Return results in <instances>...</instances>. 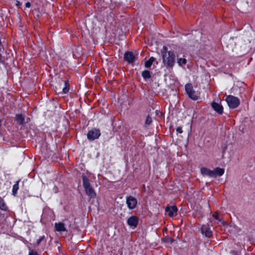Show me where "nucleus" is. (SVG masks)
I'll list each match as a JSON object with an SVG mask.
<instances>
[{
  "mask_svg": "<svg viewBox=\"0 0 255 255\" xmlns=\"http://www.w3.org/2000/svg\"><path fill=\"white\" fill-rule=\"evenodd\" d=\"M161 53L164 65L167 68H172L175 63V55L174 52L168 51L167 47L163 46Z\"/></svg>",
  "mask_w": 255,
  "mask_h": 255,
  "instance_id": "1",
  "label": "nucleus"
},
{
  "mask_svg": "<svg viewBox=\"0 0 255 255\" xmlns=\"http://www.w3.org/2000/svg\"><path fill=\"white\" fill-rule=\"evenodd\" d=\"M83 186L84 188L86 194L90 198H95L96 197V193L92 187L89 179L84 174L82 175Z\"/></svg>",
  "mask_w": 255,
  "mask_h": 255,
  "instance_id": "2",
  "label": "nucleus"
},
{
  "mask_svg": "<svg viewBox=\"0 0 255 255\" xmlns=\"http://www.w3.org/2000/svg\"><path fill=\"white\" fill-rule=\"evenodd\" d=\"M225 100L229 107L232 109L237 108L240 104V99L238 97L232 95L227 96Z\"/></svg>",
  "mask_w": 255,
  "mask_h": 255,
  "instance_id": "3",
  "label": "nucleus"
},
{
  "mask_svg": "<svg viewBox=\"0 0 255 255\" xmlns=\"http://www.w3.org/2000/svg\"><path fill=\"white\" fill-rule=\"evenodd\" d=\"M124 59L128 64L133 65L135 61L138 59V55L134 54L131 51H126L124 55Z\"/></svg>",
  "mask_w": 255,
  "mask_h": 255,
  "instance_id": "4",
  "label": "nucleus"
},
{
  "mask_svg": "<svg viewBox=\"0 0 255 255\" xmlns=\"http://www.w3.org/2000/svg\"><path fill=\"white\" fill-rule=\"evenodd\" d=\"M101 135L100 130L99 128H93L87 133V138L89 140H94L98 139Z\"/></svg>",
  "mask_w": 255,
  "mask_h": 255,
  "instance_id": "5",
  "label": "nucleus"
},
{
  "mask_svg": "<svg viewBox=\"0 0 255 255\" xmlns=\"http://www.w3.org/2000/svg\"><path fill=\"white\" fill-rule=\"evenodd\" d=\"M126 203L129 209L133 210L137 206V200L134 197L130 195L126 197Z\"/></svg>",
  "mask_w": 255,
  "mask_h": 255,
  "instance_id": "6",
  "label": "nucleus"
},
{
  "mask_svg": "<svg viewBox=\"0 0 255 255\" xmlns=\"http://www.w3.org/2000/svg\"><path fill=\"white\" fill-rule=\"evenodd\" d=\"M138 222V218L135 216H131L127 220L128 225L133 229H134L137 227Z\"/></svg>",
  "mask_w": 255,
  "mask_h": 255,
  "instance_id": "7",
  "label": "nucleus"
},
{
  "mask_svg": "<svg viewBox=\"0 0 255 255\" xmlns=\"http://www.w3.org/2000/svg\"><path fill=\"white\" fill-rule=\"evenodd\" d=\"M165 211L169 217H172L175 214H177L178 208L175 205L168 206L166 207Z\"/></svg>",
  "mask_w": 255,
  "mask_h": 255,
  "instance_id": "8",
  "label": "nucleus"
},
{
  "mask_svg": "<svg viewBox=\"0 0 255 255\" xmlns=\"http://www.w3.org/2000/svg\"><path fill=\"white\" fill-rule=\"evenodd\" d=\"M211 107L218 114L220 115L223 114L224 108L221 105L215 102H213L211 104Z\"/></svg>",
  "mask_w": 255,
  "mask_h": 255,
  "instance_id": "9",
  "label": "nucleus"
},
{
  "mask_svg": "<svg viewBox=\"0 0 255 255\" xmlns=\"http://www.w3.org/2000/svg\"><path fill=\"white\" fill-rule=\"evenodd\" d=\"M201 173L203 176H207L209 177H214L213 171L206 167H202L200 169Z\"/></svg>",
  "mask_w": 255,
  "mask_h": 255,
  "instance_id": "10",
  "label": "nucleus"
},
{
  "mask_svg": "<svg viewBox=\"0 0 255 255\" xmlns=\"http://www.w3.org/2000/svg\"><path fill=\"white\" fill-rule=\"evenodd\" d=\"M55 229L57 232H65L67 231L66 228L65 227L64 223L62 222L55 223Z\"/></svg>",
  "mask_w": 255,
  "mask_h": 255,
  "instance_id": "11",
  "label": "nucleus"
},
{
  "mask_svg": "<svg viewBox=\"0 0 255 255\" xmlns=\"http://www.w3.org/2000/svg\"><path fill=\"white\" fill-rule=\"evenodd\" d=\"M213 171L214 172L213 177L222 176L225 172L224 169L220 167H216Z\"/></svg>",
  "mask_w": 255,
  "mask_h": 255,
  "instance_id": "12",
  "label": "nucleus"
},
{
  "mask_svg": "<svg viewBox=\"0 0 255 255\" xmlns=\"http://www.w3.org/2000/svg\"><path fill=\"white\" fill-rule=\"evenodd\" d=\"M15 121L20 125H23L25 124V118L22 114H16Z\"/></svg>",
  "mask_w": 255,
  "mask_h": 255,
  "instance_id": "13",
  "label": "nucleus"
},
{
  "mask_svg": "<svg viewBox=\"0 0 255 255\" xmlns=\"http://www.w3.org/2000/svg\"><path fill=\"white\" fill-rule=\"evenodd\" d=\"M0 209L4 211L8 210V207L6 205L4 200L0 196Z\"/></svg>",
  "mask_w": 255,
  "mask_h": 255,
  "instance_id": "14",
  "label": "nucleus"
},
{
  "mask_svg": "<svg viewBox=\"0 0 255 255\" xmlns=\"http://www.w3.org/2000/svg\"><path fill=\"white\" fill-rule=\"evenodd\" d=\"M20 180H18L16 182V183L13 185L12 188V194L15 196L17 195V190L19 189V183Z\"/></svg>",
  "mask_w": 255,
  "mask_h": 255,
  "instance_id": "15",
  "label": "nucleus"
},
{
  "mask_svg": "<svg viewBox=\"0 0 255 255\" xmlns=\"http://www.w3.org/2000/svg\"><path fill=\"white\" fill-rule=\"evenodd\" d=\"M141 76L145 80H147L151 78L150 72L147 70L143 71L141 73Z\"/></svg>",
  "mask_w": 255,
  "mask_h": 255,
  "instance_id": "16",
  "label": "nucleus"
},
{
  "mask_svg": "<svg viewBox=\"0 0 255 255\" xmlns=\"http://www.w3.org/2000/svg\"><path fill=\"white\" fill-rule=\"evenodd\" d=\"M70 90V85L68 80L64 81V87L62 89V93L67 94Z\"/></svg>",
  "mask_w": 255,
  "mask_h": 255,
  "instance_id": "17",
  "label": "nucleus"
},
{
  "mask_svg": "<svg viewBox=\"0 0 255 255\" xmlns=\"http://www.w3.org/2000/svg\"><path fill=\"white\" fill-rule=\"evenodd\" d=\"M155 60V58L153 57H150L148 60H147L145 62L144 66L147 68H149L153 62Z\"/></svg>",
  "mask_w": 255,
  "mask_h": 255,
  "instance_id": "18",
  "label": "nucleus"
},
{
  "mask_svg": "<svg viewBox=\"0 0 255 255\" xmlns=\"http://www.w3.org/2000/svg\"><path fill=\"white\" fill-rule=\"evenodd\" d=\"M3 50V46L1 42V37H0V64H3L4 63V59L1 54Z\"/></svg>",
  "mask_w": 255,
  "mask_h": 255,
  "instance_id": "19",
  "label": "nucleus"
},
{
  "mask_svg": "<svg viewBox=\"0 0 255 255\" xmlns=\"http://www.w3.org/2000/svg\"><path fill=\"white\" fill-rule=\"evenodd\" d=\"M185 88L187 94H188V93H190L191 94V92H193V86L191 83H188L186 84Z\"/></svg>",
  "mask_w": 255,
  "mask_h": 255,
  "instance_id": "20",
  "label": "nucleus"
},
{
  "mask_svg": "<svg viewBox=\"0 0 255 255\" xmlns=\"http://www.w3.org/2000/svg\"><path fill=\"white\" fill-rule=\"evenodd\" d=\"M187 95L190 99L193 100H197L198 99V96L195 94V92L194 90H193V92H191V94L188 93Z\"/></svg>",
  "mask_w": 255,
  "mask_h": 255,
  "instance_id": "21",
  "label": "nucleus"
},
{
  "mask_svg": "<svg viewBox=\"0 0 255 255\" xmlns=\"http://www.w3.org/2000/svg\"><path fill=\"white\" fill-rule=\"evenodd\" d=\"M177 63L180 66L185 65L187 63V60L185 58H180L177 59Z\"/></svg>",
  "mask_w": 255,
  "mask_h": 255,
  "instance_id": "22",
  "label": "nucleus"
},
{
  "mask_svg": "<svg viewBox=\"0 0 255 255\" xmlns=\"http://www.w3.org/2000/svg\"><path fill=\"white\" fill-rule=\"evenodd\" d=\"M205 235L207 238H211L213 236L212 232L209 228H206L204 232Z\"/></svg>",
  "mask_w": 255,
  "mask_h": 255,
  "instance_id": "23",
  "label": "nucleus"
},
{
  "mask_svg": "<svg viewBox=\"0 0 255 255\" xmlns=\"http://www.w3.org/2000/svg\"><path fill=\"white\" fill-rule=\"evenodd\" d=\"M152 119L151 118V117L148 115L146 117V120H145V126H149L150 125L151 123H152Z\"/></svg>",
  "mask_w": 255,
  "mask_h": 255,
  "instance_id": "24",
  "label": "nucleus"
},
{
  "mask_svg": "<svg viewBox=\"0 0 255 255\" xmlns=\"http://www.w3.org/2000/svg\"><path fill=\"white\" fill-rule=\"evenodd\" d=\"M45 237L44 235L41 236L36 241V245L38 246L40 243L45 239Z\"/></svg>",
  "mask_w": 255,
  "mask_h": 255,
  "instance_id": "25",
  "label": "nucleus"
},
{
  "mask_svg": "<svg viewBox=\"0 0 255 255\" xmlns=\"http://www.w3.org/2000/svg\"><path fill=\"white\" fill-rule=\"evenodd\" d=\"M28 255H38L36 251L31 250L29 252Z\"/></svg>",
  "mask_w": 255,
  "mask_h": 255,
  "instance_id": "26",
  "label": "nucleus"
},
{
  "mask_svg": "<svg viewBox=\"0 0 255 255\" xmlns=\"http://www.w3.org/2000/svg\"><path fill=\"white\" fill-rule=\"evenodd\" d=\"M213 218L217 220H219V221H221L220 219H219V215L217 213H215L213 215Z\"/></svg>",
  "mask_w": 255,
  "mask_h": 255,
  "instance_id": "27",
  "label": "nucleus"
},
{
  "mask_svg": "<svg viewBox=\"0 0 255 255\" xmlns=\"http://www.w3.org/2000/svg\"><path fill=\"white\" fill-rule=\"evenodd\" d=\"M176 131L178 133H182L183 132V130H182V128L180 127H178L176 128Z\"/></svg>",
  "mask_w": 255,
  "mask_h": 255,
  "instance_id": "28",
  "label": "nucleus"
},
{
  "mask_svg": "<svg viewBox=\"0 0 255 255\" xmlns=\"http://www.w3.org/2000/svg\"><path fill=\"white\" fill-rule=\"evenodd\" d=\"M31 6V3L30 2H27L25 3V7L27 8H29Z\"/></svg>",
  "mask_w": 255,
  "mask_h": 255,
  "instance_id": "29",
  "label": "nucleus"
},
{
  "mask_svg": "<svg viewBox=\"0 0 255 255\" xmlns=\"http://www.w3.org/2000/svg\"><path fill=\"white\" fill-rule=\"evenodd\" d=\"M136 130H133L132 131H131V135L132 136H133V137H134V136L135 135V134H136Z\"/></svg>",
  "mask_w": 255,
  "mask_h": 255,
  "instance_id": "30",
  "label": "nucleus"
},
{
  "mask_svg": "<svg viewBox=\"0 0 255 255\" xmlns=\"http://www.w3.org/2000/svg\"><path fill=\"white\" fill-rule=\"evenodd\" d=\"M21 3L19 1H18V0L16 1V5L18 6V5H19Z\"/></svg>",
  "mask_w": 255,
  "mask_h": 255,
  "instance_id": "31",
  "label": "nucleus"
},
{
  "mask_svg": "<svg viewBox=\"0 0 255 255\" xmlns=\"http://www.w3.org/2000/svg\"><path fill=\"white\" fill-rule=\"evenodd\" d=\"M2 120L0 119V132H1V127Z\"/></svg>",
  "mask_w": 255,
  "mask_h": 255,
  "instance_id": "32",
  "label": "nucleus"
},
{
  "mask_svg": "<svg viewBox=\"0 0 255 255\" xmlns=\"http://www.w3.org/2000/svg\"><path fill=\"white\" fill-rule=\"evenodd\" d=\"M235 255H238L237 253H236Z\"/></svg>",
  "mask_w": 255,
  "mask_h": 255,
  "instance_id": "33",
  "label": "nucleus"
}]
</instances>
